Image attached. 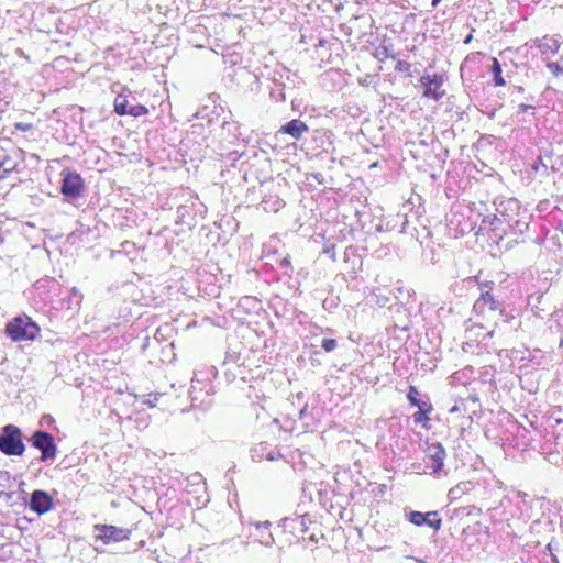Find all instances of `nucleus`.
Listing matches in <instances>:
<instances>
[{
	"label": "nucleus",
	"instance_id": "1",
	"mask_svg": "<svg viewBox=\"0 0 563 563\" xmlns=\"http://www.w3.org/2000/svg\"><path fill=\"white\" fill-rule=\"evenodd\" d=\"M478 289L479 297L474 302L473 309L477 314H486L487 312L504 313L505 305L497 295L494 294L495 283L492 280H481L478 276L474 277Z\"/></svg>",
	"mask_w": 563,
	"mask_h": 563
},
{
	"label": "nucleus",
	"instance_id": "2",
	"mask_svg": "<svg viewBox=\"0 0 563 563\" xmlns=\"http://www.w3.org/2000/svg\"><path fill=\"white\" fill-rule=\"evenodd\" d=\"M5 332L12 341H33L40 333V327L29 316L22 314L8 322Z\"/></svg>",
	"mask_w": 563,
	"mask_h": 563
},
{
	"label": "nucleus",
	"instance_id": "3",
	"mask_svg": "<svg viewBox=\"0 0 563 563\" xmlns=\"http://www.w3.org/2000/svg\"><path fill=\"white\" fill-rule=\"evenodd\" d=\"M0 451L5 455L20 456L25 451L21 430L13 426H5L0 433Z\"/></svg>",
	"mask_w": 563,
	"mask_h": 563
},
{
	"label": "nucleus",
	"instance_id": "4",
	"mask_svg": "<svg viewBox=\"0 0 563 563\" xmlns=\"http://www.w3.org/2000/svg\"><path fill=\"white\" fill-rule=\"evenodd\" d=\"M95 541H101L103 544H110L130 539L131 530L119 528L112 525H95Z\"/></svg>",
	"mask_w": 563,
	"mask_h": 563
},
{
	"label": "nucleus",
	"instance_id": "5",
	"mask_svg": "<svg viewBox=\"0 0 563 563\" xmlns=\"http://www.w3.org/2000/svg\"><path fill=\"white\" fill-rule=\"evenodd\" d=\"M30 442L35 449L41 451L42 462H47L55 459L57 446L51 433L41 430L35 431L32 434Z\"/></svg>",
	"mask_w": 563,
	"mask_h": 563
},
{
	"label": "nucleus",
	"instance_id": "6",
	"mask_svg": "<svg viewBox=\"0 0 563 563\" xmlns=\"http://www.w3.org/2000/svg\"><path fill=\"white\" fill-rule=\"evenodd\" d=\"M63 179L60 185V192L67 200H75L84 195V179L77 173L70 170H63Z\"/></svg>",
	"mask_w": 563,
	"mask_h": 563
},
{
	"label": "nucleus",
	"instance_id": "7",
	"mask_svg": "<svg viewBox=\"0 0 563 563\" xmlns=\"http://www.w3.org/2000/svg\"><path fill=\"white\" fill-rule=\"evenodd\" d=\"M421 86L424 88L422 96L434 101H439L445 93L442 89L444 78L441 74L430 75L424 73L419 79Z\"/></svg>",
	"mask_w": 563,
	"mask_h": 563
},
{
	"label": "nucleus",
	"instance_id": "8",
	"mask_svg": "<svg viewBox=\"0 0 563 563\" xmlns=\"http://www.w3.org/2000/svg\"><path fill=\"white\" fill-rule=\"evenodd\" d=\"M495 210L499 216L498 220L509 223L518 217L523 209L516 198L499 197L494 201Z\"/></svg>",
	"mask_w": 563,
	"mask_h": 563
},
{
	"label": "nucleus",
	"instance_id": "9",
	"mask_svg": "<svg viewBox=\"0 0 563 563\" xmlns=\"http://www.w3.org/2000/svg\"><path fill=\"white\" fill-rule=\"evenodd\" d=\"M29 507L37 515H44L53 509V497L45 490L35 489L31 493Z\"/></svg>",
	"mask_w": 563,
	"mask_h": 563
},
{
	"label": "nucleus",
	"instance_id": "10",
	"mask_svg": "<svg viewBox=\"0 0 563 563\" xmlns=\"http://www.w3.org/2000/svg\"><path fill=\"white\" fill-rule=\"evenodd\" d=\"M406 518L415 526L420 527L427 525L435 531L441 529L442 519L439 517L437 511H428L426 514L411 510L406 512Z\"/></svg>",
	"mask_w": 563,
	"mask_h": 563
},
{
	"label": "nucleus",
	"instance_id": "11",
	"mask_svg": "<svg viewBox=\"0 0 563 563\" xmlns=\"http://www.w3.org/2000/svg\"><path fill=\"white\" fill-rule=\"evenodd\" d=\"M427 456L433 462L431 468L433 473H439L444 465L446 452L443 445L439 442L428 444L426 449Z\"/></svg>",
	"mask_w": 563,
	"mask_h": 563
},
{
	"label": "nucleus",
	"instance_id": "12",
	"mask_svg": "<svg viewBox=\"0 0 563 563\" xmlns=\"http://www.w3.org/2000/svg\"><path fill=\"white\" fill-rule=\"evenodd\" d=\"M309 131L308 125L299 120L292 119L280 126L279 133L290 135L294 140H300Z\"/></svg>",
	"mask_w": 563,
	"mask_h": 563
},
{
	"label": "nucleus",
	"instance_id": "13",
	"mask_svg": "<svg viewBox=\"0 0 563 563\" xmlns=\"http://www.w3.org/2000/svg\"><path fill=\"white\" fill-rule=\"evenodd\" d=\"M530 219L531 214L523 209L518 217L514 218L512 221L507 224L514 234H523L529 229Z\"/></svg>",
	"mask_w": 563,
	"mask_h": 563
},
{
	"label": "nucleus",
	"instance_id": "14",
	"mask_svg": "<svg viewBox=\"0 0 563 563\" xmlns=\"http://www.w3.org/2000/svg\"><path fill=\"white\" fill-rule=\"evenodd\" d=\"M533 42L542 55H554L558 53L560 48V43L558 42V40L549 36L536 38Z\"/></svg>",
	"mask_w": 563,
	"mask_h": 563
},
{
	"label": "nucleus",
	"instance_id": "15",
	"mask_svg": "<svg viewBox=\"0 0 563 563\" xmlns=\"http://www.w3.org/2000/svg\"><path fill=\"white\" fill-rule=\"evenodd\" d=\"M483 56L484 54L482 52H474L466 55L460 67L462 76L466 71L472 73L476 67H478Z\"/></svg>",
	"mask_w": 563,
	"mask_h": 563
},
{
	"label": "nucleus",
	"instance_id": "16",
	"mask_svg": "<svg viewBox=\"0 0 563 563\" xmlns=\"http://www.w3.org/2000/svg\"><path fill=\"white\" fill-rule=\"evenodd\" d=\"M131 91L128 90V89H123L122 92H120L115 99H114V111L119 114V115H126L128 114V111L130 109V103H129V96H130Z\"/></svg>",
	"mask_w": 563,
	"mask_h": 563
},
{
	"label": "nucleus",
	"instance_id": "17",
	"mask_svg": "<svg viewBox=\"0 0 563 563\" xmlns=\"http://www.w3.org/2000/svg\"><path fill=\"white\" fill-rule=\"evenodd\" d=\"M527 360L533 363L534 365L542 367L549 366L552 361L550 354H547L540 350H534L533 352H530Z\"/></svg>",
	"mask_w": 563,
	"mask_h": 563
},
{
	"label": "nucleus",
	"instance_id": "18",
	"mask_svg": "<svg viewBox=\"0 0 563 563\" xmlns=\"http://www.w3.org/2000/svg\"><path fill=\"white\" fill-rule=\"evenodd\" d=\"M419 410L412 415L413 421L416 423H421L426 429H429V426L427 424L430 420L428 417V413L432 411V405L431 404H422Z\"/></svg>",
	"mask_w": 563,
	"mask_h": 563
},
{
	"label": "nucleus",
	"instance_id": "19",
	"mask_svg": "<svg viewBox=\"0 0 563 563\" xmlns=\"http://www.w3.org/2000/svg\"><path fill=\"white\" fill-rule=\"evenodd\" d=\"M283 522H284V527L286 529L298 530L300 532H306L308 530V526H307L305 516L292 518V519L285 518V519H283Z\"/></svg>",
	"mask_w": 563,
	"mask_h": 563
},
{
	"label": "nucleus",
	"instance_id": "20",
	"mask_svg": "<svg viewBox=\"0 0 563 563\" xmlns=\"http://www.w3.org/2000/svg\"><path fill=\"white\" fill-rule=\"evenodd\" d=\"M473 487L472 482H461L449 490V497L451 500L461 498Z\"/></svg>",
	"mask_w": 563,
	"mask_h": 563
},
{
	"label": "nucleus",
	"instance_id": "21",
	"mask_svg": "<svg viewBox=\"0 0 563 563\" xmlns=\"http://www.w3.org/2000/svg\"><path fill=\"white\" fill-rule=\"evenodd\" d=\"M490 73L493 75V81H494L495 86H505L506 85V80L501 76V73H503L501 65L496 57L492 58Z\"/></svg>",
	"mask_w": 563,
	"mask_h": 563
},
{
	"label": "nucleus",
	"instance_id": "22",
	"mask_svg": "<svg viewBox=\"0 0 563 563\" xmlns=\"http://www.w3.org/2000/svg\"><path fill=\"white\" fill-rule=\"evenodd\" d=\"M256 530H258L261 532V543L262 544H265V545H269L273 543L274 539H273V536L272 533L268 531V528L271 527V522L269 521H264V522H256L254 523Z\"/></svg>",
	"mask_w": 563,
	"mask_h": 563
},
{
	"label": "nucleus",
	"instance_id": "23",
	"mask_svg": "<svg viewBox=\"0 0 563 563\" xmlns=\"http://www.w3.org/2000/svg\"><path fill=\"white\" fill-rule=\"evenodd\" d=\"M262 205L264 210L277 212L285 206V202L278 197L272 196L269 198L263 199Z\"/></svg>",
	"mask_w": 563,
	"mask_h": 563
},
{
	"label": "nucleus",
	"instance_id": "24",
	"mask_svg": "<svg viewBox=\"0 0 563 563\" xmlns=\"http://www.w3.org/2000/svg\"><path fill=\"white\" fill-rule=\"evenodd\" d=\"M267 449H269V444L267 442H261L256 444L251 450V457L254 462H261L265 460V453L267 452Z\"/></svg>",
	"mask_w": 563,
	"mask_h": 563
},
{
	"label": "nucleus",
	"instance_id": "25",
	"mask_svg": "<svg viewBox=\"0 0 563 563\" xmlns=\"http://www.w3.org/2000/svg\"><path fill=\"white\" fill-rule=\"evenodd\" d=\"M419 396H420V393L417 389V387L410 386L408 394H407V398L411 406L420 408V406H422V404H430L429 401L421 400L419 398Z\"/></svg>",
	"mask_w": 563,
	"mask_h": 563
},
{
	"label": "nucleus",
	"instance_id": "26",
	"mask_svg": "<svg viewBox=\"0 0 563 563\" xmlns=\"http://www.w3.org/2000/svg\"><path fill=\"white\" fill-rule=\"evenodd\" d=\"M0 166H2V172L4 173V177H5L10 172L15 169L16 163L4 151V154L0 162Z\"/></svg>",
	"mask_w": 563,
	"mask_h": 563
},
{
	"label": "nucleus",
	"instance_id": "27",
	"mask_svg": "<svg viewBox=\"0 0 563 563\" xmlns=\"http://www.w3.org/2000/svg\"><path fill=\"white\" fill-rule=\"evenodd\" d=\"M148 112L147 108L144 107L143 104H132L128 111V114L129 115H132V117H142L144 114H146Z\"/></svg>",
	"mask_w": 563,
	"mask_h": 563
},
{
	"label": "nucleus",
	"instance_id": "28",
	"mask_svg": "<svg viewBox=\"0 0 563 563\" xmlns=\"http://www.w3.org/2000/svg\"><path fill=\"white\" fill-rule=\"evenodd\" d=\"M282 457L283 454L280 453V451L276 446H272L269 444V449H267V452L265 453V460L274 462L278 461Z\"/></svg>",
	"mask_w": 563,
	"mask_h": 563
},
{
	"label": "nucleus",
	"instance_id": "29",
	"mask_svg": "<svg viewBox=\"0 0 563 563\" xmlns=\"http://www.w3.org/2000/svg\"><path fill=\"white\" fill-rule=\"evenodd\" d=\"M547 68L556 78L563 75V66H561L558 62L547 63Z\"/></svg>",
	"mask_w": 563,
	"mask_h": 563
},
{
	"label": "nucleus",
	"instance_id": "30",
	"mask_svg": "<svg viewBox=\"0 0 563 563\" xmlns=\"http://www.w3.org/2000/svg\"><path fill=\"white\" fill-rule=\"evenodd\" d=\"M338 342L334 339L324 338L321 341V347L328 353L333 352Z\"/></svg>",
	"mask_w": 563,
	"mask_h": 563
},
{
	"label": "nucleus",
	"instance_id": "31",
	"mask_svg": "<svg viewBox=\"0 0 563 563\" xmlns=\"http://www.w3.org/2000/svg\"><path fill=\"white\" fill-rule=\"evenodd\" d=\"M40 424L43 428H54V429H56V427H55V419L51 415H43L41 420H40Z\"/></svg>",
	"mask_w": 563,
	"mask_h": 563
},
{
	"label": "nucleus",
	"instance_id": "32",
	"mask_svg": "<svg viewBox=\"0 0 563 563\" xmlns=\"http://www.w3.org/2000/svg\"><path fill=\"white\" fill-rule=\"evenodd\" d=\"M531 112V114L533 115L534 114V106L532 104H526V103H520L518 106V111L516 112V115L519 117L523 113H527V112Z\"/></svg>",
	"mask_w": 563,
	"mask_h": 563
},
{
	"label": "nucleus",
	"instance_id": "33",
	"mask_svg": "<svg viewBox=\"0 0 563 563\" xmlns=\"http://www.w3.org/2000/svg\"><path fill=\"white\" fill-rule=\"evenodd\" d=\"M14 126H15L16 130H20L22 132H26V131L32 129V124L24 123V122H18V123H15Z\"/></svg>",
	"mask_w": 563,
	"mask_h": 563
},
{
	"label": "nucleus",
	"instance_id": "34",
	"mask_svg": "<svg viewBox=\"0 0 563 563\" xmlns=\"http://www.w3.org/2000/svg\"><path fill=\"white\" fill-rule=\"evenodd\" d=\"M410 64L405 60H399L395 67L396 70L402 71V70H409Z\"/></svg>",
	"mask_w": 563,
	"mask_h": 563
},
{
	"label": "nucleus",
	"instance_id": "35",
	"mask_svg": "<svg viewBox=\"0 0 563 563\" xmlns=\"http://www.w3.org/2000/svg\"><path fill=\"white\" fill-rule=\"evenodd\" d=\"M280 267H285V268H288L290 267V260L288 256L284 257L280 263H279Z\"/></svg>",
	"mask_w": 563,
	"mask_h": 563
},
{
	"label": "nucleus",
	"instance_id": "36",
	"mask_svg": "<svg viewBox=\"0 0 563 563\" xmlns=\"http://www.w3.org/2000/svg\"><path fill=\"white\" fill-rule=\"evenodd\" d=\"M307 413V405H305L298 412V418L302 420Z\"/></svg>",
	"mask_w": 563,
	"mask_h": 563
},
{
	"label": "nucleus",
	"instance_id": "37",
	"mask_svg": "<svg viewBox=\"0 0 563 563\" xmlns=\"http://www.w3.org/2000/svg\"><path fill=\"white\" fill-rule=\"evenodd\" d=\"M157 400V396H154L152 399V395H150V398L146 400V404H148L151 407L155 406V401Z\"/></svg>",
	"mask_w": 563,
	"mask_h": 563
},
{
	"label": "nucleus",
	"instance_id": "38",
	"mask_svg": "<svg viewBox=\"0 0 563 563\" xmlns=\"http://www.w3.org/2000/svg\"><path fill=\"white\" fill-rule=\"evenodd\" d=\"M473 40V35L472 34H468L465 38H464V44H470Z\"/></svg>",
	"mask_w": 563,
	"mask_h": 563
},
{
	"label": "nucleus",
	"instance_id": "39",
	"mask_svg": "<svg viewBox=\"0 0 563 563\" xmlns=\"http://www.w3.org/2000/svg\"><path fill=\"white\" fill-rule=\"evenodd\" d=\"M441 2V0H432L431 4L433 8L438 7V4Z\"/></svg>",
	"mask_w": 563,
	"mask_h": 563
},
{
	"label": "nucleus",
	"instance_id": "40",
	"mask_svg": "<svg viewBox=\"0 0 563 563\" xmlns=\"http://www.w3.org/2000/svg\"><path fill=\"white\" fill-rule=\"evenodd\" d=\"M515 89H516L519 93L523 92V88H522L521 86H517V87H515Z\"/></svg>",
	"mask_w": 563,
	"mask_h": 563
},
{
	"label": "nucleus",
	"instance_id": "41",
	"mask_svg": "<svg viewBox=\"0 0 563 563\" xmlns=\"http://www.w3.org/2000/svg\"><path fill=\"white\" fill-rule=\"evenodd\" d=\"M4 178V173L2 172V166H0V179Z\"/></svg>",
	"mask_w": 563,
	"mask_h": 563
},
{
	"label": "nucleus",
	"instance_id": "42",
	"mask_svg": "<svg viewBox=\"0 0 563 563\" xmlns=\"http://www.w3.org/2000/svg\"><path fill=\"white\" fill-rule=\"evenodd\" d=\"M71 292H73V295H75V296H76V295L78 294L77 288H76V287H74V288L71 289Z\"/></svg>",
	"mask_w": 563,
	"mask_h": 563
},
{
	"label": "nucleus",
	"instance_id": "43",
	"mask_svg": "<svg viewBox=\"0 0 563 563\" xmlns=\"http://www.w3.org/2000/svg\"><path fill=\"white\" fill-rule=\"evenodd\" d=\"M562 345H563V339L560 340V346H562Z\"/></svg>",
	"mask_w": 563,
	"mask_h": 563
}]
</instances>
